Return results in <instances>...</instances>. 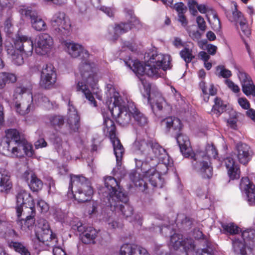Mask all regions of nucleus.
Instances as JSON below:
<instances>
[{
    "instance_id": "39",
    "label": "nucleus",
    "mask_w": 255,
    "mask_h": 255,
    "mask_svg": "<svg viewBox=\"0 0 255 255\" xmlns=\"http://www.w3.org/2000/svg\"><path fill=\"white\" fill-rule=\"evenodd\" d=\"M16 80V76L14 74L6 72L0 73V89H3L7 82L14 83Z\"/></svg>"
},
{
    "instance_id": "3",
    "label": "nucleus",
    "mask_w": 255,
    "mask_h": 255,
    "mask_svg": "<svg viewBox=\"0 0 255 255\" xmlns=\"http://www.w3.org/2000/svg\"><path fill=\"white\" fill-rule=\"evenodd\" d=\"M149 59L145 64L137 60L126 61L137 76L146 74L149 76H159L160 71H165L170 68V57L168 55L154 52L149 56Z\"/></svg>"
},
{
    "instance_id": "57",
    "label": "nucleus",
    "mask_w": 255,
    "mask_h": 255,
    "mask_svg": "<svg viewBox=\"0 0 255 255\" xmlns=\"http://www.w3.org/2000/svg\"><path fill=\"white\" fill-rule=\"evenodd\" d=\"M240 25L241 30L244 35L247 37L249 36L251 34V29L247 23V21L245 19L240 22Z\"/></svg>"
},
{
    "instance_id": "50",
    "label": "nucleus",
    "mask_w": 255,
    "mask_h": 255,
    "mask_svg": "<svg viewBox=\"0 0 255 255\" xmlns=\"http://www.w3.org/2000/svg\"><path fill=\"white\" fill-rule=\"evenodd\" d=\"M180 54L181 57L184 59L186 63H189L194 58L192 54V50L188 48H184L182 50Z\"/></svg>"
},
{
    "instance_id": "27",
    "label": "nucleus",
    "mask_w": 255,
    "mask_h": 255,
    "mask_svg": "<svg viewBox=\"0 0 255 255\" xmlns=\"http://www.w3.org/2000/svg\"><path fill=\"white\" fill-rule=\"evenodd\" d=\"M145 166H142L138 168L141 169L142 173H144L145 178L151 183L153 187L161 188L163 185V180L161 177V175L156 171L154 167H151L146 170Z\"/></svg>"
},
{
    "instance_id": "64",
    "label": "nucleus",
    "mask_w": 255,
    "mask_h": 255,
    "mask_svg": "<svg viewBox=\"0 0 255 255\" xmlns=\"http://www.w3.org/2000/svg\"><path fill=\"white\" fill-rule=\"evenodd\" d=\"M238 102L239 105L245 110H248L250 108V104L246 98H239Z\"/></svg>"
},
{
    "instance_id": "14",
    "label": "nucleus",
    "mask_w": 255,
    "mask_h": 255,
    "mask_svg": "<svg viewBox=\"0 0 255 255\" xmlns=\"http://www.w3.org/2000/svg\"><path fill=\"white\" fill-rule=\"evenodd\" d=\"M35 236L36 239L43 243L49 242H57L55 235L52 233L50 229L48 223L44 219H40L37 221L35 227Z\"/></svg>"
},
{
    "instance_id": "4",
    "label": "nucleus",
    "mask_w": 255,
    "mask_h": 255,
    "mask_svg": "<svg viewBox=\"0 0 255 255\" xmlns=\"http://www.w3.org/2000/svg\"><path fill=\"white\" fill-rule=\"evenodd\" d=\"M106 104L113 117L121 126L125 127L131 124V113L128 110L129 102L124 99L111 84L107 85L105 90Z\"/></svg>"
},
{
    "instance_id": "1",
    "label": "nucleus",
    "mask_w": 255,
    "mask_h": 255,
    "mask_svg": "<svg viewBox=\"0 0 255 255\" xmlns=\"http://www.w3.org/2000/svg\"><path fill=\"white\" fill-rule=\"evenodd\" d=\"M135 148L134 160L136 168L146 166H156V171L160 175L167 173L168 167L172 161L165 149L158 143L152 140L137 139L133 144Z\"/></svg>"
},
{
    "instance_id": "45",
    "label": "nucleus",
    "mask_w": 255,
    "mask_h": 255,
    "mask_svg": "<svg viewBox=\"0 0 255 255\" xmlns=\"http://www.w3.org/2000/svg\"><path fill=\"white\" fill-rule=\"evenodd\" d=\"M215 104L212 108V112L217 116L220 115L224 112L226 107V105L218 98H216L214 100Z\"/></svg>"
},
{
    "instance_id": "21",
    "label": "nucleus",
    "mask_w": 255,
    "mask_h": 255,
    "mask_svg": "<svg viewBox=\"0 0 255 255\" xmlns=\"http://www.w3.org/2000/svg\"><path fill=\"white\" fill-rule=\"evenodd\" d=\"M51 23L56 30L63 35L67 34L71 28L70 20L63 12L55 13L51 19Z\"/></svg>"
},
{
    "instance_id": "12",
    "label": "nucleus",
    "mask_w": 255,
    "mask_h": 255,
    "mask_svg": "<svg viewBox=\"0 0 255 255\" xmlns=\"http://www.w3.org/2000/svg\"><path fill=\"white\" fill-rule=\"evenodd\" d=\"M16 199V210L18 217L21 215L23 211V207L25 210H29L33 214L34 209H35L34 203L33 198L28 192L24 189L19 190L17 191Z\"/></svg>"
},
{
    "instance_id": "59",
    "label": "nucleus",
    "mask_w": 255,
    "mask_h": 255,
    "mask_svg": "<svg viewBox=\"0 0 255 255\" xmlns=\"http://www.w3.org/2000/svg\"><path fill=\"white\" fill-rule=\"evenodd\" d=\"M37 207L41 213H46L49 210L48 205L42 200H39L37 201Z\"/></svg>"
},
{
    "instance_id": "46",
    "label": "nucleus",
    "mask_w": 255,
    "mask_h": 255,
    "mask_svg": "<svg viewBox=\"0 0 255 255\" xmlns=\"http://www.w3.org/2000/svg\"><path fill=\"white\" fill-rule=\"evenodd\" d=\"M207 18L211 24L212 28L214 30H219L221 28L220 21L215 11L211 13Z\"/></svg>"
},
{
    "instance_id": "35",
    "label": "nucleus",
    "mask_w": 255,
    "mask_h": 255,
    "mask_svg": "<svg viewBox=\"0 0 255 255\" xmlns=\"http://www.w3.org/2000/svg\"><path fill=\"white\" fill-rule=\"evenodd\" d=\"M215 253L216 249L211 243H208L205 247L196 250L193 242V248L191 252H189V255H215Z\"/></svg>"
},
{
    "instance_id": "44",
    "label": "nucleus",
    "mask_w": 255,
    "mask_h": 255,
    "mask_svg": "<svg viewBox=\"0 0 255 255\" xmlns=\"http://www.w3.org/2000/svg\"><path fill=\"white\" fill-rule=\"evenodd\" d=\"M9 246L10 248H13L16 252L19 253L21 255H30V252L20 243L11 242L9 243Z\"/></svg>"
},
{
    "instance_id": "49",
    "label": "nucleus",
    "mask_w": 255,
    "mask_h": 255,
    "mask_svg": "<svg viewBox=\"0 0 255 255\" xmlns=\"http://www.w3.org/2000/svg\"><path fill=\"white\" fill-rule=\"evenodd\" d=\"M229 19L232 21L240 22L241 20L245 19L242 13L238 10L237 8V5H234V8H233L232 11V16H229Z\"/></svg>"
},
{
    "instance_id": "41",
    "label": "nucleus",
    "mask_w": 255,
    "mask_h": 255,
    "mask_svg": "<svg viewBox=\"0 0 255 255\" xmlns=\"http://www.w3.org/2000/svg\"><path fill=\"white\" fill-rule=\"evenodd\" d=\"M241 85L242 91L246 96L253 95L255 96V86L252 79L246 81Z\"/></svg>"
},
{
    "instance_id": "48",
    "label": "nucleus",
    "mask_w": 255,
    "mask_h": 255,
    "mask_svg": "<svg viewBox=\"0 0 255 255\" xmlns=\"http://www.w3.org/2000/svg\"><path fill=\"white\" fill-rule=\"evenodd\" d=\"M49 121L51 126L55 129L61 128L64 124L63 117L59 115L51 116Z\"/></svg>"
},
{
    "instance_id": "40",
    "label": "nucleus",
    "mask_w": 255,
    "mask_h": 255,
    "mask_svg": "<svg viewBox=\"0 0 255 255\" xmlns=\"http://www.w3.org/2000/svg\"><path fill=\"white\" fill-rule=\"evenodd\" d=\"M200 87L204 94V100L206 102H207L209 100V97L207 96L208 94L213 96L216 94L217 90L214 88L213 84L210 85L209 87H208L206 86V83L202 81L200 83Z\"/></svg>"
},
{
    "instance_id": "11",
    "label": "nucleus",
    "mask_w": 255,
    "mask_h": 255,
    "mask_svg": "<svg viewBox=\"0 0 255 255\" xmlns=\"http://www.w3.org/2000/svg\"><path fill=\"white\" fill-rule=\"evenodd\" d=\"M140 81L146 90V97L148 102L150 103L153 112L156 114L158 111H162L164 113H168L171 111V107L168 105L164 98L159 94H157L153 97V95L150 93V86L148 83L144 82V80L141 78Z\"/></svg>"
},
{
    "instance_id": "22",
    "label": "nucleus",
    "mask_w": 255,
    "mask_h": 255,
    "mask_svg": "<svg viewBox=\"0 0 255 255\" xmlns=\"http://www.w3.org/2000/svg\"><path fill=\"white\" fill-rule=\"evenodd\" d=\"M20 12L22 15L28 16L31 19V24L33 28L37 31H44L47 29V25L44 20L38 16L37 12L29 7L21 8Z\"/></svg>"
},
{
    "instance_id": "52",
    "label": "nucleus",
    "mask_w": 255,
    "mask_h": 255,
    "mask_svg": "<svg viewBox=\"0 0 255 255\" xmlns=\"http://www.w3.org/2000/svg\"><path fill=\"white\" fill-rule=\"evenodd\" d=\"M222 227L225 232L230 234H236L239 232V228L233 223L223 224Z\"/></svg>"
},
{
    "instance_id": "25",
    "label": "nucleus",
    "mask_w": 255,
    "mask_h": 255,
    "mask_svg": "<svg viewBox=\"0 0 255 255\" xmlns=\"http://www.w3.org/2000/svg\"><path fill=\"white\" fill-rule=\"evenodd\" d=\"M67 122L69 129L65 133L78 130L80 126V117L76 109L70 103L68 105Z\"/></svg>"
},
{
    "instance_id": "9",
    "label": "nucleus",
    "mask_w": 255,
    "mask_h": 255,
    "mask_svg": "<svg viewBox=\"0 0 255 255\" xmlns=\"http://www.w3.org/2000/svg\"><path fill=\"white\" fill-rule=\"evenodd\" d=\"M243 242L233 239V248L236 255H254L255 251V230L248 229L242 232Z\"/></svg>"
},
{
    "instance_id": "63",
    "label": "nucleus",
    "mask_w": 255,
    "mask_h": 255,
    "mask_svg": "<svg viewBox=\"0 0 255 255\" xmlns=\"http://www.w3.org/2000/svg\"><path fill=\"white\" fill-rule=\"evenodd\" d=\"M196 22L198 28L202 31H205L206 29V22L204 19L201 15H199L196 18Z\"/></svg>"
},
{
    "instance_id": "26",
    "label": "nucleus",
    "mask_w": 255,
    "mask_h": 255,
    "mask_svg": "<svg viewBox=\"0 0 255 255\" xmlns=\"http://www.w3.org/2000/svg\"><path fill=\"white\" fill-rule=\"evenodd\" d=\"M236 154L239 161L244 165L247 164L251 159L253 151L250 146L240 142L236 146Z\"/></svg>"
},
{
    "instance_id": "47",
    "label": "nucleus",
    "mask_w": 255,
    "mask_h": 255,
    "mask_svg": "<svg viewBox=\"0 0 255 255\" xmlns=\"http://www.w3.org/2000/svg\"><path fill=\"white\" fill-rule=\"evenodd\" d=\"M28 184L31 190L33 191H37L40 190L43 186L42 181L37 178L35 175L31 176L30 182H28Z\"/></svg>"
},
{
    "instance_id": "5",
    "label": "nucleus",
    "mask_w": 255,
    "mask_h": 255,
    "mask_svg": "<svg viewBox=\"0 0 255 255\" xmlns=\"http://www.w3.org/2000/svg\"><path fill=\"white\" fill-rule=\"evenodd\" d=\"M205 152L199 151L194 154L192 164L193 168L202 178L209 179L213 175V168L210 158H216L218 152L213 144H208Z\"/></svg>"
},
{
    "instance_id": "23",
    "label": "nucleus",
    "mask_w": 255,
    "mask_h": 255,
    "mask_svg": "<svg viewBox=\"0 0 255 255\" xmlns=\"http://www.w3.org/2000/svg\"><path fill=\"white\" fill-rule=\"evenodd\" d=\"M63 44L65 51L72 57L77 58L81 54L84 55L85 58L90 57L88 51L80 44L65 41Z\"/></svg>"
},
{
    "instance_id": "32",
    "label": "nucleus",
    "mask_w": 255,
    "mask_h": 255,
    "mask_svg": "<svg viewBox=\"0 0 255 255\" xmlns=\"http://www.w3.org/2000/svg\"><path fill=\"white\" fill-rule=\"evenodd\" d=\"M112 143L114 154L116 157L117 166H121L123 155L125 153V149L121 143L120 140L117 137L110 139Z\"/></svg>"
},
{
    "instance_id": "24",
    "label": "nucleus",
    "mask_w": 255,
    "mask_h": 255,
    "mask_svg": "<svg viewBox=\"0 0 255 255\" xmlns=\"http://www.w3.org/2000/svg\"><path fill=\"white\" fill-rule=\"evenodd\" d=\"M128 110L132 117L131 124L135 127L143 128L147 126L148 121L146 116L136 109L134 103H129Z\"/></svg>"
},
{
    "instance_id": "61",
    "label": "nucleus",
    "mask_w": 255,
    "mask_h": 255,
    "mask_svg": "<svg viewBox=\"0 0 255 255\" xmlns=\"http://www.w3.org/2000/svg\"><path fill=\"white\" fill-rule=\"evenodd\" d=\"M225 83L233 92L237 93L240 91V89L238 85L234 83L232 81L227 79L225 80Z\"/></svg>"
},
{
    "instance_id": "16",
    "label": "nucleus",
    "mask_w": 255,
    "mask_h": 255,
    "mask_svg": "<svg viewBox=\"0 0 255 255\" xmlns=\"http://www.w3.org/2000/svg\"><path fill=\"white\" fill-rule=\"evenodd\" d=\"M56 81V73L53 65H44L41 71L39 84L44 89H49L54 85Z\"/></svg>"
},
{
    "instance_id": "20",
    "label": "nucleus",
    "mask_w": 255,
    "mask_h": 255,
    "mask_svg": "<svg viewBox=\"0 0 255 255\" xmlns=\"http://www.w3.org/2000/svg\"><path fill=\"white\" fill-rule=\"evenodd\" d=\"M53 46L52 37L47 33H41L35 41V52L40 55L49 53Z\"/></svg>"
},
{
    "instance_id": "33",
    "label": "nucleus",
    "mask_w": 255,
    "mask_h": 255,
    "mask_svg": "<svg viewBox=\"0 0 255 255\" xmlns=\"http://www.w3.org/2000/svg\"><path fill=\"white\" fill-rule=\"evenodd\" d=\"M225 163L230 179L238 178L239 177V168L234 160L231 157H228L225 160Z\"/></svg>"
},
{
    "instance_id": "7",
    "label": "nucleus",
    "mask_w": 255,
    "mask_h": 255,
    "mask_svg": "<svg viewBox=\"0 0 255 255\" xmlns=\"http://www.w3.org/2000/svg\"><path fill=\"white\" fill-rule=\"evenodd\" d=\"M12 101L17 113L22 116L28 114L33 108L31 86L16 87L13 91Z\"/></svg>"
},
{
    "instance_id": "30",
    "label": "nucleus",
    "mask_w": 255,
    "mask_h": 255,
    "mask_svg": "<svg viewBox=\"0 0 255 255\" xmlns=\"http://www.w3.org/2000/svg\"><path fill=\"white\" fill-rule=\"evenodd\" d=\"M176 140L182 154L185 157L191 156L192 159L194 154L190 153V143L188 137L186 135L180 134L177 136Z\"/></svg>"
},
{
    "instance_id": "13",
    "label": "nucleus",
    "mask_w": 255,
    "mask_h": 255,
    "mask_svg": "<svg viewBox=\"0 0 255 255\" xmlns=\"http://www.w3.org/2000/svg\"><path fill=\"white\" fill-rule=\"evenodd\" d=\"M13 41L16 51L26 57L32 55L33 51V43L30 37L17 33L13 38Z\"/></svg>"
},
{
    "instance_id": "31",
    "label": "nucleus",
    "mask_w": 255,
    "mask_h": 255,
    "mask_svg": "<svg viewBox=\"0 0 255 255\" xmlns=\"http://www.w3.org/2000/svg\"><path fill=\"white\" fill-rule=\"evenodd\" d=\"M12 186L9 172L5 170L0 171V192L7 193Z\"/></svg>"
},
{
    "instance_id": "55",
    "label": "nucleus",
    "mask_w": 255,
    "mask_h": 255,
    "mask_svg": "<svg viewBox=\"0 0 255 255\" xmlns=\"http://www.w3.org/2000/svg\"><path fill=\"white\" fill-rule=\"evenodd\" d=\"M188 6L191 14L194 16L197 15L199 4L195 0H188Z\"/></svg>"
},
{
    "instance_id": "42",
    "label": "nucleus",
    "mask_w": 255,
    "mask_h": 255,
    "mask_svg": "<svg viewBox=\"0 0 255 255\" xmlns=\"http://www.w3.org/2000/svg\"><path fill=\"white\" fill-rule=\"evenodd\" d=\"M33 100L38 105L43 106L46 108L50 109L52 107L48 98L42 94H37L33 97Z\"/></svg>"
},
{
    "instance_id": "6",
    "label": "nucleus",
    "mask_w": 255,
    "mask_h": 255,
    "mask_svg": "<svg viewBox=\"0 0 255 255\" xmlns=\"http://www.w3.org/2000/svg\"><path fill=\"white\" fill-rule=\"evenodd\" d=\"M93 193L90 181L85 177L76 175L70 176L69 197L73 196L79 202H85L91 199Z\"/></svg>"
},
{
    "instance_id": "8",
    "label": "nucleus",
    "mask_w": 255,
    "mask_h": 255,
    "mask_svg": "<svg viewBox=\"0 0 255 255\" xmlns=\"http://www.w3.org/2000/svg\"><path fill=\"white\" fill-rule=\"evenodd\" d=\"M5 132L6 139L0 143V151L8 157L20 154L19 145L25 139L23 134L14 128L7 129Z\"/></svg>"
},
{
    "instance_id": "34",
    "label": "nucleus",
    "mask_w": 255,
    "mask_h": 255,
    "mask_svg": "<svg viewBox=\"0 0 255 255\" xmlns=\"http://www.w3.org/2000/svg\"><path fill=\"white\" fill-rule=\"evenodd\" d=\"M161 125L168 129L179 131L182 128L181 121L175 117H170L161 121Z\"/></svg>"
},
{
    "instance_id": "38",
    "label": "nucleus",
    "mask_w": 255,
    "mask_h": 255,
    "mask_svg": "<svg viewBox=\"0 0 255 255\" xmlns=\"http://www.w3.org/2000/svg\"><path fill=\"white\" fill-rule=\"evenodd\" d=\"M27 212H30V215L27 216L26 219L24 220H21L19 221V225L21 226V230L26 231L27 230H30L34 224V217L35 216V209H34L33 214L29 210H27Z\"/></svg>"
},
{
    "instance_id": "10",
    "label": "nucleus",
    "mask_w": 255,
    "mask_h": 255,
    "mask_svg": "<svg viewBox=\"0 0 255 255\" xmlns=\"http://www.w3.org/2000/svg\"><path fill=\"white\" fill-rule=\"evenodd\" d=\"M106 195L107 196L108 203L110 205L116 206L115 200L119 199L122 202L126 203L128 201L127 195L124 193L117 180L112 177L108 176L104 178Z\"/></svg>"
},
{
    "instance_id": "15",
    "label": "nucleus",
    "mask_w": 255,
    "mask_h": 255,
    "mask_svg": "<svg viewBox=\"0 0 255 255\" xmlns=\"http://www.w3.org/2000/svg\"><path fill=\"white\" fill-rule=\"evenodd\" d=\"M126 203L122 202L119 199L115 200V204L116 206L110 205L111 210L115 211H121L123 215L130 222H136L137 225L141 226L142 224V218L140 215H134L133 216V208Z\"/></svg>"
},
{
    "instance_id": "60",
    "label": "nucleus",
    "mask_w": 255,
    "mask_h": 255,
    "mask_svg": "<svg viewBox=\"0 0 255 255\" xmlns=\"http://www.w3.org/2000/svg\"><path fill=\"white\" fill-rule=\"evenodd\" d=\"M63 142L61 138L59 136H56L54 139V145L59 153H61L63 151Z\"/></svg>"
},
{
    "instance_id": "54",
    "label": "nucleus",
    "mask_w": 255,
    "mask_h": 255,
    "mask_svg": "<svg viewBox=\"0 0 255 255\" xmlns=\"http://www.w3.org/2000/svg\"><path fill=\"white\" fill-rule=\"evenodd\" d=\"M217 71L218 72L217 75L225 78H229L232 76L231 71L226 69L223 66H218L217 67Z\"/></svg>"
},
{
    "instance_id": "53",
    "label": "nucleus",
    "mask_w": 255,
    "mask_h": 255,
    "mask_svg": "<svg viewBox=\"0 0 255 255\" xmlns=\"http://www.w3.org/2000/svg\"><path fill=\"white\" fill-rule=\"evenodd\" d=\"M198 10L202 14H206V17L214 11L212 7L205 4H199Z\"/></svg>"
},
{
    "instance_id": "56",
    "label": "nucleus",
    "mask_w": 255,
    "mask_h": 255,
    "mask_svg": "<svg viewBox=\"0 0 255 255\" xmlns=\"http://www.w3.org/2000/svg\"><path fill=\"white\" fill-rule=\"evenodd\" d=\"M143 173V179H135L133 182L134 185L136 187H138L141 191H144L147 188V183L146 181L148 180L145 178L144 173Z\"/></svg>"
},
{
    "instance_id": "18",
    "label": "nucleus",
    "mask_w": 255,
    "mask_h": 255,
    "mask_svg": "<svg viewBox=\"0 0 255 255\" xmlns=\"http://www.w3.org/2000/svg\"><path fill=\"white\" fill-rule=\"evenodd\" d=\"M75 222H78V219H76ZM73 221L70 223L74 230L81 233L80 239L82 243L85 244L94 243V240L97 236L98 232L92 227L82 225L80 222H78L77 224H74Z\"/></svg>"
},
{
    "instance_id": "2",
    "label": "nucleus",
    "mask_w": 255,
    "mask_h": 255,
    "mask_svg": "<svg viewBox=\"0 0 255 255\" xmlns=\"http://www.w3.org/2000/svg\"><path fill=\"white\" fill-rule=\"evenodd\" d=\"M79 73L84 82H78L76 90L81 92L93 107L97 106L94 95L102 100V91L98 86L99 76L96 63L90 60H83L78 67Z\"/></svg>"
},
{
    "instance_id": "58",
    "label": "nucleus",
    "mask_w": 255,
    "mask_h": 255,
    "mask_svg": "<svg viewBox=\"0 0 255 255\" xmlns=\"http://www.w3.org/2000/svg\"><path fill=\"white\" fill-rule=\"evenodd\" d=\"M237 75L241 85L252 79L251 77L243 71L239 70Z\"/></svg>"
},
{
    "instance_id": "36",
    "label": "nucleus",
    "mask_w": 255,
    "mask_h": 255,
    "mask_svg": "<svg viewBox=\"0 0 255 255\" xmlns=\"http://www.w3.org/2000/svg\"><path fill=\"white\" fill-rule=\"evenodd\" d=\"M20 150L21 151L20 154H18L15 155H10L9 157L13 158H20L25 154L28 157H31L34 153V151L32 148V144L28 142L27 140L25 138L23 142H22L20 145Z\"/></svg>"
},
{
    "instance_id": "29",
    "label": "nucleus",
    "mask_w": 255,
    "mask_h": 255,
    "mask_svg": "<svg viewBox=\"0 0 255 255\" xmlns=\"http://www.w3.org/2000/svg\"><path fill=\"white\" fill-rule=\"evenodd\" d=\"M240 187L245 192L249 204L251 206L255 205V186L250 182L248 177L242 178Z\"/></svg>"
},
{
    "instance_id": "17",
    "label": "nucleus",
    "mask_w": 255,
    "mask_h": 255,
    "mask_svg": "<svg viewBox=\"0 0 255 255\" xmlns=\"http://www.w3.org/2000/svg\"><path fill=\"white\" fill-rule=\"evenodd\" d=\"M141 26L140 21L136 17H131L129 21L127 23H121L117 25L114 28H112L114 33L110 32L108 37L111 40L114 41L118 39L119 36L127 32L132 28H139Z\"/></svg>"
},
{
    "instance_id": "51",
    "label": "nucleus",
    "mask_w": 255,
    "mask_h": 255,
    "mask_svg": "<svg viewBox=\"0 0 255 255\" xmlns=\"http://www.w3.org/2000/svg\"><path fill=\"white\" fill-rule=\"evenodd\" d=\"M57 241L56 243H53V242H50V240L48 242L44 243L46 246L51 247L53 248V255H64L66 254L65 251L60 247L57 246Z\"/></svg>"
},
{
    "instance_id": "62",
    "label": "nucleus",
    "mask_w": 255,
    "mask_h": 255,
    "mask_svg": "<svg viewBox=\"0 0 255 255\" xmlns=\"http://www.w3.org/2000/svg\"><path fill=\"white\" fill-rule=\"evenodd\" d=\"M174 8L178 12V14H184L187 10V7L183 2L175 3Z\"/></svg>"
},
{
    "instance_id": "43",
    "label": "nucleus",
    "mask_w": 255,
    "mask_h": 255,
    "mask_svg": "<svg viewBox=\"0 0 255 255\" xmlns=\"http://www.w3.org/2000/svg\"><path fill=\"white\" fill-rule=\"evenodd\" d=\"M16 51V49H8L7 52L10 55V58L13 64L16 65H21L24 62L23 58L22 57L23 55L21 53L20 54L17 53Z\"/></svg>"
},
{
    "instance_id": "19",
    "label": "nucleus",
    "mask_w": 255,
    "mask_h": 255,
    "mask_svg": "<svg viewBox=\"0 0 255 255\" xmlns=\"http://www.w3.org/2000/svg\"><path fill=\"white\" fill-rule=\"evenodd\" d=\"M193 242L191 238H183L182 235L174 234L170 237L169 246L175 250L182 248L184 252L181 255H189V252L193 248Z\"/></svg>"
},
{
    "instance_id": "37",
    "label": "nucleus",
    "mask_w": 255,
    "mask_h": 255,
    "mask_svg": "<svg viewBox=\"0 0 255 255\" xmlns=\"http://www.w3.org/2000/svg\"><path fill=\"white\" fill-rule=\"evenodd\" d=\"M103 131L110 139L116 137V127L114 122L109 118L104 117Z\"/></svg>"
},
{
    "instance_id": "28",
    "label": "nucleus",
    "mask_w": 255,
    "mask_h": 255,
    "mask_svg": "<svg viewBox=\"0 0 255 255\" xmlns=\"http://www.w3.org/2000/svg\"><path fill=\"white\" fill-rule=\"evenodd\" d=\"M119 255H150L147 250L141 246L125 244L120 250Z\"/></svg>"
}]
</instances>
